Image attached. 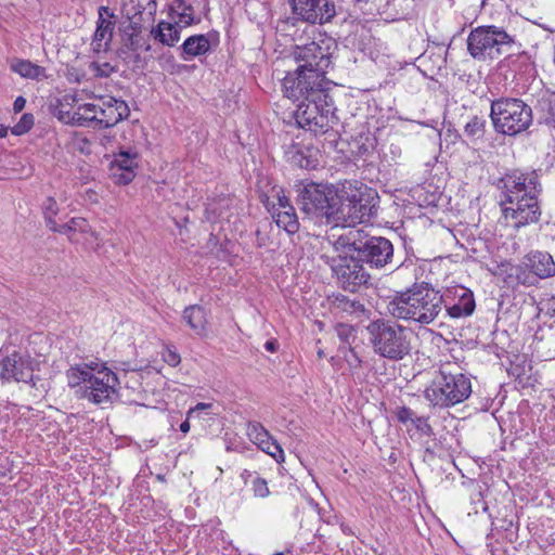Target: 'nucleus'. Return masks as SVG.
<instances>
[{"label":"nucleus","instance_id":"nucleus-17","mask_svg":"<svg viewBox=\"0 0 555 555\" xmlns=\"http://www.w3.org/2000/svg\"><path fill=\"white\" fill-rule=\"evenodd\" d=\"M99 128H111L128 118L130 109L128 104L114 96L98 98Z\"/></svg>","mask_w":555,"mask_h":555},{"label":"nucleus","instance_id":"nucleus-46","mask_svg":"<svg viewBox=\"0 0 555 555\" xmlns=\"http://www.w3.org/2000/svg\"><path fill=\"white\" fill-rule=\"evenodd\" d=\"M12 69H35V70H38V69H42L41 67L37 66V65H33L30 62H21L20 63V67H17L16 65H12Z\"/></svg>","mask_w":555,"mask_h":555},{"label":"nucleus","instance_id":"nucleus-35","mask_svg":"<svg viewBox=\"0 0 555 555\" xmlns=\"http://www.w3.org/2000/svg\"><path fill=\"white\" fill-rule=\"evenodd\" d=\"M57 212H59V206H57L55 199L52 197H49L43 205V214H44L47 227L51 231L56 230L57 223H56L54 217L57 215Z\"/></svg>","mask_w":555,"mask_h":555},{"label":"nucleus","instance_id":"nucleus-31","mask_svg":"<svg viewBox=\"0 0 555 555\" xmlns=\"http://www.w3.org/2000/svg\"><path fill=\"white\" fill-rule=\"evenodd\" d=\"M156 40L166 46H173L180 39V31L177 25L168 22H159L157 27L152 30Z\"/></svg>","mask_w":555,"mask_h":555},{"label":"nucleus","instance_id":"nucleus-30","mask_svg":"<svg viewBox=\"0 0 555 555\" xmlns=\"http://www.w3.org/2000/svg\"><path fill=\"white\" fill-rule=\"evenodd\" d=\"M53 232H59L62 234H65L68 236V238L73 242H77V234H87L91 233V227L89 225L88 221L85 218H72L68 222L56 225V230H53Z\"/></svg>","mask_w":555,"mask_h":555},{"label":"nucleus","instance_id":"nucleus-38","mask_svg":"<svg viewBox=\"0 0 555 555\" xmlns=\"http://www.w3.org/2000/svg\"><path fill=\"white\" fill-rule=\"evenodd\" d=\"M410 424L423 436L429 437V436L434 435L433 427L428 423L427 417L415 415L412 423H410Z\"/></svg>","mask_w":555,"mask_h":555},{"label":"nucleus","instance_id":"nucleus-22","mask_svg":"<svg viewBox=\"0 0 555 555\" xmlns=\"http://www.w3.org/2000/svg\"><path fill=\"white\" fill-rule=\"evenodd\" d=\"M157 3L155 0H127L122 3V13L138 25L141 21L151 20L155 15Z\"/></svg>","mask_w":555,"mask_h":555},{"label":"nucleus","instance_id":"nucleus-48","mask_svg":"<svg viewBox=\"0 0 555 555\" xmlns=\"http://www.w3.org/2000/svg\"><path fill=\"white\" fill-rule=\"evenodd\" d=\"M180 430L184 434L189 433L190 430V423H189V418L186 417V421L182 422L180 424Z\"/></svg>","mask_w":555,"mask_h":555},{"label":"nucleus","instance_id":"nucleus-10","mask_svg":"<svg viewBox=\"0 0 555 555\" xmlns=\"http://www.w3.org/2000/svg\"><path fill=\"white\" fill-rule=\"evenodd\" d=\"M325 73L287 72L282 79L285 95L295 101L327 98L325 93Z\"/></svg>","mask_w":555,"mask_h":555},{"label":"nucleus","instance_id":"nucleus-19","mask_svg":"<svg viewBox=\"0 0 555 555\" xmlns=\"http://www.w3.org/2000/svg\"><path fill=\"white\" fill-rule=\"evenodd\" d=\"M247 436L263 452L275 459L276 462L284 461V452L280 444L272 440L269 431L258 422L247 424Z\"/></svg>","mask_w":555,"mask_h":555},{"label":"nucleus","instance_id":"nucleus-27","mask_svg":"<svg viewBox=\"0 0 555 555\" xmlns=\"http://www.w3.org/2000/svg\"><path fill=\"white\" fill-rule=\"evenodd\" d=\"M506 272L505 281L512 286H533L538 283L537 276L533 274L531 268L526 264V257L521 263L509 266Z\"/></svg>","mask_w":555,"mask_h":555},{"label":"nucleus","instance_id":"nucleus-34","mask_svg":"<svg viewBox=\"0 0 555 555\" xmlns=\"http://www.w3.org/2000/svg\"><path fill=\"white\" fill-rule=\"evenodd\" d=\"M486 120L478 116L472 117L464 127V133L470 139L481 138L485 133Z\"/></svg>","mask_w":555,"mask_h":555},{"label":"nucleus","instance_id":"nucleus-12","mask_svg":"<svg viewBox=\"0 0 555 555\" xmlns=\"http://www.w3.org/2000/svg\"><path fill=\"white\" fill-rule=\"evenodd\" d=\"M377 203L375 190L363 184L349 188V224L369 222L377 212Z\"/></svg>","mask_w":555,"mask_h":555},{"label":"nucleus","instance_id":"nucleus-44","mask_svg":"<svg viewBox=\"0 0 555 555\" xmlns=\"http://www.w3.org/2000/svg\"><path fill=\"white\" fill-rule=\"evenodd\" d=\"M20 73L24 78H28V79L41 80L43 78H47V76L43 75V72H20Z\"/></svg>","mask_w":555,"mask_h":555},{"label":"nucleus","instance_id":"nucleus-49","mask_svg":"<svg viewBox=\"0 0 555 555\" xmlns=\"http://www.w3.org/2000/svg\"><path fill=\"white\" fill-rule=\"evenodd\" d=\"M264 348H266L268 351L274 352V351H275V343H274V341H272V340H268V341L264 344Z\"/></svg>","mask_w":555,"mask_h":555},{"label":"nucleus","instance_id":"nucleus-1","mask_svg":"<svg viewBox=\"0 0 555 555\" xmlns=\"http://www.w3.org/2000/svg\"><path fill=\"white\" fill-rule=\"evenodd\" d=\"M372 310L357 299L349 298V335L364 328L375 353L388 360H402L411 352V332L390 320H371Z\"/></svg>","mask_w":555,"mask_h":555},{"label":"nucleus","instance_id":"nucleus-9","mask_svg":"<svg viewBox=\"0 0 555 555\" xmlns=\"http://www.w3.org/2000/svg\"><path fill=\"white\" fill-rule=\"evenodd\" d=\"M513 39L504 30L494 27H479L474 29L467 39L468 51L474 59L494 60L508 52Z\"/></svg>","mask_w":555,"mask_h":555},{"label":"nucleus","instance_id":"nucleus-5","mask_svg":"<svg viewBox=\"0 0 555 555\" xmlns=\"http://www.w3.org/2000/svg\"><path fill=\"white\" fill-rule=\"evenodd\" d=\"M426 400L435 408L454 406L472 395V382L452 363L440 366L424 391Z\"/></svg>","mask_w":555,"mask_h":555},{"label":"nucleus","instance_id":"nucleus-56","mask_svg":"<svg viewBox=\"0 0 555 555\" xmlns=\"http://www.w3.org/2000/svg\"><path fill=\"white\" fill-rule=\"evenodd\" d=\"M82 143H83L85 145H89V141H88L87 139H83V140H82Z\"/></svg>","mask_w":555,"mask_h":555},{"label":"nucleus","instance_id":"nucleus-54","mask_svg":"<svg viewBox=\"0 0 555 555\" xmlns=\"http://www.w3.org/2000/svg\"><path fill=\"white\" fill-rule=\"evenodd\" d=\"M403 268H408V266H404V263H402V264H400V266L397 268V270H401V269H403Z\"/></svg>","mask_w":555,"mask_h":555},{"label":"nucleus","instance_id":"nucleus-7","mask_svg":"<svg viewBox=\"0 0 555 555\" xmlns=\"http://www.w3.org/2000/svg\"><path fill=\"white\" fill-rule=\"evenodd\" d=\"M326 100L327 98L302 101L295 112V120L300 128L314 135L325 134L326 141L335 150L343 152L344 150L338 147L339 142L335 139L336 132L330 131L337 118Z\"/></svg>","mask_w":555,"mask_h":555},{"label":"nucleus","instance_id":"nucleus-51","mask_svg":"<svg viewBox=\"0 0 555 555\" xmlns=\"http://www.w3.org/2000/svg\"><path fill=\"white\" fill-rule=\"evenodd\" d=\"M333 270L336 272V274L338 276H343L344 278L345 274H346V271H345V269L343 267L341 268L333 267Z\"/></svg>","mask_w":555,"mask_h":555},{"label":"nucleus","instance_id":"nucleus-42","mask_svg":"<svg viewBox=\"0 0 555 555\" xmlns=\"http://www.w3.org/2000/svg\"><path fill=\"white\" fill-rule=\"evenodd\" d=\"M162 356H163V360L171 366H177L181 361L179 353L176 350L170 349V348H166L163 351Z\"/></svg>","mask_w":555,"mask_h":555},{"label":"nucleus","instance_id":"nucleus-3","mask_svg":"<svg viewBox=\"0 0 555 555\" xmlns=\"http://www.w3.org/2000/svg\"><path fill=\"white\" fill-rule=\"evenodd\" d=\"M343 198L338 185L314 182L304 184L298 194L301 211L310 218L325 219L327 224H332V232L346 227Z\"/></svg>","mask_w":555,"mask_h":555},{"label":"nucleus","instance_id":"nucleus-11","mask_svg":"<svg viewBox=\"0 0 555 555\" xmlns=\"http://www.w3.org/2000/svg\"><path fill=\"white\" fill-rule=\"evenodd\" d=\"M499 189L502 192V201H515L521 196L531 199L532 195H539L541 192L538 176L534 171L521 172L515 170L506 173L501 178Z\"/></svg>","mask_w":555,"mask_h":555},{"label":"nucleus","instance_id":"nucleus-16","mask_svg":"<svg viewBox=\"0 0 555 555\" xmlns=\"http://www.w3.org/2000/svg\"><path fill=\"white\" fill-rule=\"evenodd\" d=\"M443 308L451 319H460L470 315L475 310V299L472 291L463 286L446 289L441 294Z\"/></svg>","mask_w":555,"mask_h":555},{"label":"nucleus","instance_id":"nucleus-41","mask_svg":"<svg viewBox=\"0 0 555 555\" xmlns=\"http://www.w3.org/2000/svg\"><path fill=\"white\" fill-rule=\"evenodd\" d=\"M253 491L254 494L259 498H266L270 493L267 481L260 477L254 479Z\"/></svg>","mask_w":555,"mask_h":555},{"label":"nucleus","instance_id":"nucleus-18","mask_svg":"<svg viewBox=\"0 0 555 555\" xmlns=\"http://www.w3.org/2000/svg\"><path fill=\"white\" fill-rule=\"evenodd\" d=\"M98 99L91 103L77 105L74 111H56L57 118L64 124L78 127L99 128Z\"/></svg>","mask_w":555,"mask_h":555},{"label":"nucleus","instance_id":"nucleus-47","mask_svg":"<svg viewBox=\"0 0 555 555\" xmlns=\"http://www.w3.org/2000/svg\"><path fill=\"white\" fill-rule=\"evenodd\" d=\"M336 331H337V334L338 336L340 337V339L344 341L345 340V325L339 323L337 326H336Z\"/></svg>","mask_w":555,"mask_h":555},{"label":"nucleus","instance_id":"nucleus-4","mask_svg":"<svg viewBox=\"0 0 555 555\" xmlns=\"http://www.w3.org/2000/svg\"><path fill=\"white\" fill-rule=\"evenodd\" d=\"M68 386H83L82 397L94 404L112 402L117 397V375L106 365L91 361L70 366L66 372Z\"/></svg>","mask_w":555,"mask_h":555},{"label":"nucleus","instance_id":"nucleus-43","mask_svg":"<svg viewBox=\"0 0 555 555\" xmlns=\"http://www.w3.org/2000/svg\"><path fill=\"white\" fill-rule=\"evenodd\" d=\"M211 406L212 405L210 403H204V402L197 403L194 408H192L188 411V418H191L194 416L199 417V413L202 411L208 410Z\"/></svg>","mask_w":555,"mask_h":555},{"label":"nucleus","instance_id":"nucleus-45","mask_svg":"<svg viewBox=\"0 0 555 555\" xmlns=\"http://www.w3.org/2000/svg\"><path fill=\"white\" fill-rule=\"evenodd\" d=\"M26 100L23 96H17L13 103V109L15 113H20L24 109Z\"/></svg>","mask_w":555,"mask_h":555},{"label":"nucleus","instance_id":"nucleus-13","mask_svg":"<svg viewBox=\"0 0 555 555\" xmlns=\"http://www.w3.org/2000/svg\"><path fill=\"white\" fill-rule=\"evenodd\" d=\"M539 195L527 196L515 201H501L502 214L506 222L519 229L540 220L541 209L538 201Z\"/></svg>","mask_w":555,"mask_h":555},{"label":"nucleus","instance_id":"nucleus-2","mask_svg":"<svg viewBox=\"0 0 555 555\" xmlns=\"http://www.w3.org/2000/svg\"><path fill=\"white\" fill-rule=\"evenodd\" d=\"M443 300L430 283L415 282L387 304V311L393 319L428 325L442 312Z\"/></svg>","mask_w":555,"mask_h":555},{"label":"nucleus","instance_id":"nucleus-28","mask_svg":"<svg viewBox=\"0 0 555 555\" xmlns=\"http://www.w3.org/2000/svg\"><path fill=\"white\" fill-rule=\"evenodd\" d=\"M537 120L540 125L555 129V93L541 96L535 106Z\"/></svg>","mask_w":555,"mask_h":555},{"label":"nucleus","instance_id":"nucleus-40","mask_svg":"<svg viewBox=\"0 0 555 555\" xmlns=\"http://www.w3.org/2000/svg\"><path fill=\"white\" fill-rule=\"evenodd\" d=\"M273 197L276 198V203H272V209H270L271 211L284 210L287 209V207H293L288 197L284 195L282 190L275 191Z\"/></svg>","mask_w":555,"mask_h":555},{"label":"nucleus","instance_id":"nucleus-32","mask_svg":"<svg viewBox=\"0 0 555 555\" xmlns=\"http://www.w3.org/2000/svg\"><path fill=\"white\" fill-rule=\"evenodd\" d=\"M211 47L210 38L206 35H194L183 42V51L190 56L205 54Z\"/></svg>","mask_w":555,"mask_h":555},{"label":"nucleus","instance_id":"nucleus-37","mask_svg":"<svg viewBox=\"0 0 555 555\" xmlns=\"http://www.w3.org/2000/svg\"><path fill=\"white\" fill-rule=\"evenodd\" d=\"M34 125V116L31 114H24L20 121L12 128V133L21 135L31 129Z\"/></svg>","mask_w":555,"mask_h":555},{"label":"nucleus","instance_id":"nucleus-8","mask_svg":"<svg viewBox=\"0 0 555 555\" xmlns=\"http://www.w3.org/2000/svg\"><path fill=\"white\" fill-rule=\"evenodd\" d=\"M490 116L498 132L515 135L531 125L532 108L520 99L503 98L492 102Z\"/></svg>","mask_w":555,"mask_h":555},{"label":"nucleus","instance_id":"nucleus-39","mask_svg":"<svg viewBox=\"0 0 555 555\" xmlns=\"http://www.w3.org/2000/svg\"><path fill=\"white\" fill-rule=\"evenodd\" d=\"M395 415L399 423L402 425H408L409 423H412L416 414L408 406H399L396 409Z\"/></svg>","mask_w":555,"mask_h":555},{"label":"nucleus","instance_id":"nucleus-59","mask_svg":"<svg viewBox=\"0 0 555 555\" xmlns=\"http://www.w3.org/2000/svg\"><path fill=\"white\" fill-rule=\"evenodd\" d=\"M318 354H319V357H322V356H323V352L320 350V351L318 352Z\"/></svg>","mask_w":555,"mask_h":555},{"label":"nucleus","instance_id":"nucleus-33","mask_svg":"<svg viewBox=\"0 0 555 555\" xmlns=\"http://www.w3.org/2000/svg\"><path fill=\"white\" fill-rule=\"evenodd\" d=\"M272 217L279 228H283L287 233H296L299 229L298 219L294 207H287L284 210L272 211Z\"/></svg>","mask_w":555,"mask_h":555},{"label":"nucleus","instance_id":"nucleus-50","mask_svg":"<svg viewBox=\"0 0 555 555\" xmlns=\"http://www.w3.org/2000/svg\"><path fill=\"white\" fill-rule=\"evenodd\" d=\"M112 141V138L108 137V135H103L101 138V144L104 146V147H107V145L111 143Z\"/></svg>","mask_w":555,"mask_h":555},{"label":"nucleus","instance_id":"nucleus-21","mask_svg":"<svg viewBox=\"0 0 555 555\" xmlns=\"http://www.w3.org/2000/svg\"><path fill=\"white\" fill-rule=\"evenodd\" d=\"M297 60L304 61L296 69H323L330 65V59L322 52L321 47L311 42L305 47H298L295 52Z\"/></svg>","mask_w":555,"mask_h":555},{"label":"nucleus","instance_id":"nucleus-52","mask_svg":"<svg viewBox=\"0 0 555 555\" xmlns=\"http://www.w3.org/2000/svg\"><path fill=\"white\" fill-rule=\"evenodd\" d=\"M7 134H8V128L0 127V139L7 137Z\"/></svg>","mask_w":555,"mask_h":555},{"label":"nucleus","instance_id":"nucleus-6","mask_svg":"<svg viewBox=\"0 0 555 555\" xmlns=\"http://www.w3.org/2000/svg\"><path fill=\"white\" fill-rule=\"evenodd\" d=\"M393 245L383 236L372 235L366 227L349 224V259L382 269L392 262Z\"/></svg>","mask_w":555,"mask_h":555},{"label":"nucleus","instance_id":"nucleus-24","mask_svg":"<svg viewBox=\"0 0 555 555\" xmlns=\"http://www.w3.org/2000/svg\"><path fill=\"white\" fill-rule=\"evenodd\" d=\"M103 13H108V9L106 7H101L99 9L98 26L92 40L93 51L96 53L107 49L115 27V24L112 21L103 17Z\"/></svg>","mask_w":555,"mask_h":555},{"label":"nucleus","instance_id":"nucleus-20","mask_svg":"<svg viewBox=\"0 0 555 555\" xmlns=\"http://www.w3.org/2000/svg\"><path fill=\"white\" fill-rule=\"evenodd\" d=\"M319 150L299 143H292L285 150L286 160L302 169H314L319 165Z\"/></svg>","mask_w":555,"mask_h":555},{"label":"nucleus","instance_id":"nucleus-25","mask_svg":"<svg viewBox=\"0 0 555 555\" xmlns=\"http://www.w3.org/2000/svg\"><path fill=\"white\" fill-rule=\"evenodd\" d=\"M183 321L198 336H206L208 332L207 311L198 305L186 307L182 313Z\"/></svg>","mask_w":555,"mask_h":555},{"label":"nucleus","instance_id":"nucleus-57","mask_svg":"<svg viewBox=\"0 0 555 555\" xmlns=\"http://www.w3.org/2000/svg\"><path fill=\"white\" fill-rule=\"evenodd\" d=\"M341 238H343L341 236H338V241L337 242L340 243L341 245H344V243L341 242Z\"/></svg>","mask_w":555,"mask_h":555},{"label":"nucleus","instance_id":"nucleus-36","mask_svg":"<svg viewBox=\"0 0 555 555\" xmlns=\"http://www.w3.org/2000/svg\"><path fill=\"white\" fill-rule=\"evenodd\" d=\"M370 279L371 275L362 266L356 264L352 271L349 270V286L366 285Z\"/></svg>","mask_w":555,"mask_h":555},{"label":"nucleus","instance_id":"nucleus-14","mask_svg":"<svg viewBox=\"0 0 555 555\" xmlns=\"http://www.w3.org/2000/svg\"><path fill=\"white\" fill-rule=\"evenodd\" d=\"M38 362L26 351H13L0 361V378L7 382L31 383Z\"/></svg>","mask_w":555,"mask_h":555},{"label":"nucleus","instance_id":"nucleus-60","mask_svg":"<svg viewBox=\"0 0 555 555\" xmlns=\"http://www.w3.org/2000/svg\"><path fill=\"white\" fill-rule=\"evenodd\" d=\"M273 555H284V554L282 552H278V553H275Z\"/></svg>","mask_w":555,"mask_h":555},{"label":"nucleus","instance_id":"nucleus-58","mask_svg":"<svg viewBox=\"0 0 555 555\" xmlns=\"http://www.w3.org/2000/svg\"><path fill=\"white\" fill-rule=\"evenodd\" d=\"M80 150H81L82 152H85V151H86L85 145H81Z\"/></svg>","mask_w":555,"mask_h":555},{"label":"nucleus","instance_id":"nucleus-53","mask_svg":"<svg viewBox=\"0 0 555 555\" xmlns=\"http://www.w3.org/2000/svg\"><path fill=\"white\" fill-rule=\"evenodd\" d=\"M251 474L249 470L245 469L243 473H242V478L247 481V478L250 477Z\"/></svg>","mask_w":555,"mask_h":555},{"label":"nucleus","instance_id":"nucleus-15","mask_svg":"<svg viewBox=\"0 0 555 555\" xmlns=\"http://www.w3.org/2000/svg\"><path fill=\"white\" fill-rule=\"evenodd\" d=\"M294 14L310 24L330 22L336 11L328 0H289Z\"/></svg>","mask_w":555,"mask_h":555},{"label":"nucleus","instance_id":"nucleus-29","mask_svg":"<svg viewBox=\"0 0 555 555\" xmlns=\"http://www.w3.org/2000/svg\"><path fill=\"white\" fill-rule=\"evenodd\" d=\"M194 8L184 0H172L169 5V16L180 27L190 26L195 22Z\"/></svg>","mask_w":555,"mask_h":555},{"label":"nucleus","instance_id":"nucleus-23","mask_svg":"<svg viewBox=\"0 0 555 555\" xmlns=\"http://www.w3.org/2000/svg\"><path fill=\"white\" fill-rule=\"evenodd\" d=\"M526 257V264L529 266L539 279H547L555 276V262L553 257L548 253L544 251H532Z\"/></svg>","mask_w":555,"mask_h":555},{"label":"nucleus","instance_id":"nucleus-26","mask_svg":"<svg viewBox=\"0 0 555 555\" xmlns=\"http://www.w3.org/2000/svg\"><path fill=\"white\" fill-rule=\"evenodd\" d=\"M138 154L129 151L119 152L112 165L114 170H121L118 181L122 184H128L134 178V169L138 167Z\"/></svg>","mask_w":555,"mask_h":555},{"label":"nucleus","instance_id":"nucleus-55","mask_svg":"<svg viewBox=\"0 0 555 555\" xmlns=\"http://www.w3.org/2000/svg\"><path fill=\"white\" fill-rule=\"evenodd\" d=\"M100 73H101V76H105V77H106V76H108V75H107V74H108V72L102 70V72H100Z\"/></svg>","mask_w":555,"mask_h":555}]
</instances>
